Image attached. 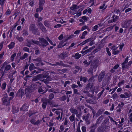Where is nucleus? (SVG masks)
I'll use <instances>...</instances> for the list:
<instances>
[{
	"label": "nucleus",
	"mask_w": 132,
	"mask_h": 132,
	"mask_svg": "<svg viewBox=\"0 0 132 132\" xmlns=\"http://www.w3.org/2000/svg\"><path fill=\"white\" fill-rule=\"evenodd\" d=\"M15 44V43L14 42H11L10 44L8 46L9 49H11L13 48Z\"/></svg>",
	"instance_id": "31"
},
{
	"label": "nucleus",
	"mask_w": 132,
	"mask_h": 132,
	"mask_svg": "<svg viewBox=\"0 0 132 132\" xmlns=\"http://www.w3.org/2000/svg\"><path fill=\"white\" fill-rule=\"evenodd\" d=\"M66 45V44L63 43V42H62L60 43L58 46V48H61L64 46H65Z\"/></svg>",
	"instance_id": "39"
},
{
	"label": "nucleus",
	"mask_w": 132,
	"mask_h": 132,
	"mask_svg": "<svg viewBox=\"0 0 132 132\" xmlns=\"http://www.w3.org/2000/svg\"><path fill=\"white\" fill-rule=\"evenodd\" d=\"M97 128L96 124H93L91 125L90 127V130L89 132H95V130Z\"/></svg>",
	"instance_id": "17"
},
{
	"label": "nucleus",
	"mask_w": 132,
	"mask_h": 132,
	"mask_svg": "<svg viewBox=\"0 0 132 132\" xmlns=\"http://www.w3.org/2000/svg\"><path fill=\"white\" fill-rule=\"evenodd\" d=\"M131 23V20L128 19L123 20L121 23L122 27L123 28H128L130 25Z\"/></svg>",
	"instance_id": "4"
},
{
	"label": "nucleus",
	"mask_w": 132,
	"mask_h": 132,
	"mask_svg": "<svg viewBox=\"0 0 132 132\" xmlns=\"http://www.w3.org/2000/svg\"><path fill=\"white\" fill-rule=\"evenodd\" d=\"M2 102L4 105L6 106L9 105L10 104L9 98L7 94L4 95V97L2 98Z\"/></svg>",
	"instance_id": "6"
},
{
	"label": "nucleus",
	"mask_w": 132,
	"mask_h": 132,
	"mask_svg": "<svg viewBox=\"0 0 132 132\" xmlns=\"http://www.w3.org/2000/svg\"><path fill=\"white\" fill-rule=\"evenodd\" d=\"M6 85V82H4L2 84L1 87L3 90H4L5 89Z\"/></svg>",
	"instance_id": "51"
},
{
	"label": "nucleus",
	"mask_w": 132,
	"mask_h": 132,
	"mask_svg": "<svg viewBox=\"0 0 132 132\" xmlns=\"http://www.w3.org/2000/svg\"><path fill=\"white\" fill-rule=\"evenodd\" d=\"M79 7L76 5L73 4L70 7V9L72 11H76V10L79 9Z\"/></svg>",
	"instance_id": "22"
},
{
	"label": "nucleus",
	"mask_w": 132,
	"mask_h": 132,
	"mask_svg": "<svg viewBox=\"0 0 132 132\" xmlns=\"http://www.w3.org/2000/svg\"><path fill=\"white\" fill-rule=\"evenodd\" d=\"M2 67L0 69V73L2 75L0 78V79L3 78V77L5 74L7 73V71L10 70L11 68L10 64H8L7 62L5 61L2 64Z\"/></svg>",
	"instance_id": "1"
},
{
	"label": "nucleus",
	"mask_w": 132,
	"mask_h": 132,
	"mask_svg": "<svg viewBox=\"0 0 132 132\" xmlns=\"http://www.w3.org/2000/svg\"><path fill=\"white\" fill-rule=\"evenodd\" d=\"M104 90H103L101 92H100V93H99L97 95L98 97L97 98V100H98V99L100 98L102 94L103 93L104 91Z\"/></svg>",
	"instance_id": "44"
},
{
	"label": "nucleus",
	"mask_w": 132,
	"mask_h": 132,
	"mask_svg": "<svg viewBox=\"0 0 132 132\" xmlns=\"http://www.w3.org/2000/svg\"><path fill=\"white\" fill-rule=\"evenodd\" d=\"M50 80L49 79V78L48 79L46 78V79L43 80L42 81L43 82L45 83L46 84L48 83V81Z\"/></svg>",
	"instance_id": "60"
},
{
	"label": "nucleus",
	"mask_w": 132,
	"mask_h": 132,
	"mask_svg": "<svg viewBox=\"0 0 132 132\" xmlns=\"http://www.w3.org/2000/svg\"><path fill=\"white\" fill-rule=\"evenodd\" d=\"M78 90L76 89H73V93L74 94H76L78 95L80 94L78 92Z\"/></svg>",
	"instance_id": "58"
},
{
	"label": "nucleus",
	"mask_w": 132,
	"mask_h": 132,
	"mask_svg": "<svg viewBox=\"0 0 132 132\" xmlns=\"http://www.w3.org/2000/svg\"><path fill=\"white\" fill-rule=\"evenodd\" d=\"M70 110L72 113L76 114L78 117H80L81 114V110H80L78 112L76 109L71 108L70 109Z\"/></svg>",
	"instance_id": "7"
},
{
	"label": "nucleus",
	"mask_w": 132,
	"mask_h": 132,
	"mask_svg": "<svg viewBox=\"0 0 132 132\" xmlns=\"http://www.w3.org/2000/svg\"><path fill=\"white\" fill-rule=\"evenodd\" d=\"M128 57L127 56L124 62L121 64L122 69L124 70L128 69L132 63V61H130L128 62Z\"/></svg>",
	"instance_id": "2"
},
{
	"label": "nucleus",
	"mask_w": 132,
	"mask_h": 132,
	"mask_svg": "<svg viewBox=\"0 0 132 132\" xmlns=\"http://www.w3.org/2000/svg\"><path fill=\"white\" fill-rule=\"evenodd\" d=\"M45 2V0H39L38 5L43 6Z\"/></svg>",
	"instance_id": "36"
},
{
	"label": "nucleus",
	"mask_w": 132,
	"mask_h": 132,
	"mask_svg": "<svg viewBox=\"0 0 132 132\" xmlns=\"http://www.w3.org/2000/svg\"><path fill=\"white\" fill-rule=\"evenodd\" d=\"M19 110V109L18 108L13 107L12 109V111L14 113L18 112Z\"/></svg>",
	"instance_id": "35"
},
{
	"label": "nucleus",
	"mask_w": 132,
	"mask_h": 132,
	"mask_svg": "<svg viewBox=\"0 0 132 132\" xmlns=\"http://www.w3.org/2000/svg\"><path fill=\"white\" fill-rule=\"evenodd\" d=\"M120 52V51L117 50L113 52L112 53L114 55H116L118 54Z\"/></svg>",
	"instance_id": "62"
},
{
	"label": "nucleus",
	"mask_w": 132,
	"mask_h": 132,
	"mask_svg": "<svg viewBox=\"0 0 132 132\" xmlns=\"http://www.w3.org/2000/svg\"><path fill=\"white\" fill-rule=\"evenodd\" d=\"M22 32V35L23 36H26L28 35V33L27 31L26 30H24Z\"/></svg>",
	"instance_id": "38"
},
{
	"label": "nucleus",
	"mask_w": 132,
	"mask_h": 132,
	"mask_svg": "<svg viewBox=\"0 0 132 132\" xmlns=\"http://www.w3.org/2000/svg\"><path fill=\"white\" fill-rule=\"evenodd\" d=\"M124 104L123 103L121 102L120 103H119L118 106H117V108H119L121 109H123V106L124 105Z\"/></svg>",
	"instance_id": "32"
},
{
	"label": "nucleus",
	"mask_w": 132,
	"mask_h": 132,
	"mask_svg": "<svg viewBox=\"0 0 132 132\" xmlns=\"http://www.w3.org/2000/svg\"><path fill=\"white\" fill-rule=\"evenodd\" d=\"M29 30L32 32L34 34H37L38 29L34 24H32L30 25L29 27Z\"/></svg>",
	"instance_id": "5"
},
{
	"label": "nucleus",
	"mask_w": 132,
	"mask_h": 132,
	"mask_svg": "<svg viewBox=\"0 0 132 132\" xmlns=\"http://www.w3.org/2000/svg\"><path fill=\"white\" fill-rule=\"evenodd\" d=\"M15 37L17 39L19 42H22L23 40V37L21 36L19 34L16 35Z\"/></svg>",
	"instance_id": "26"
},
{
	"label": "nucleus",
	"mask_w": 132,
	"mask_h": 132,
	"mask_svg": "<svg viewBox=\"0 0 132 132\" xmlns=\"http://www.w3.org/2000/svg\"><path fill=\"white\" fill-rule=\"evenodd\" d=\"M104 118V116L102 115L97 120L96 122V123L95 124H96V125H97L99 124H100L102 120Z\"/></svg>",
	"instance_id": "15"
},
{
	"label": "nucleus",
	"mask_w": 132,
	"mask_h": 132,
	"mask_svg": "<svg viewBox=\"0 0 132 132\" xmlns=\"http://www.w3.org/2000/svg\"><path fill=\"white\" fill-rule=\"evenodd\" d=\"M40 75H42V76L41 77V79H42V78H46L47 79H48L50 77L49 76L46 75H42V74H40Z\"/></svg>",
	"instance_id": "46"
},
{
	"label": "nucleus",
	"mask_w": 132,
	"mask_h": 132,
	"mask_svg": "<svg viewBox=\"0 0 132 132\" xmlns=\"http://www.w3.org/2000/svg\"><path fill=\"white\" fill-rule=\"evenodd\" d=\"M80 81H83L84 82H85L87 81V79L85 77L81 76L80 78Z\"/></svg>",
	"instance_id": "37"
},
{
	"label": "nucleus",
	"mask_w": 132,
	"mask_h": 132,
	"mask_svg": "<svg viewBox=\"0 0 132 132\" xmlns=\"http://www.w3.org/2000/svg\"><path fill=\"white\" fill-rule=\"evenodd\" d=\"M89 117V114H87L85 116L83 115L82 116V119L85 121H87Z\"/></svg>",
	"instance_id": "30"
},
{
	"label": "nucleus",
	"mask_w": 132,
	"mask_h": 132,
	"mask_svg": "<svg viewBox=\"0 0 132 132\" xmlns=\"http://www.w3.org/2000/svg\"><path fill=\"white\" fill-rule=\"evenodd\" d=\"M44 90V88H42L41 86L39 87L38 88V92H43Z\"/></svg>",
	"instance_id": "52"
},
{
	"label": "nucleus",
	"mask_w": 132,
	"mask_h": 132,
	"mask_svg": "<svg viewBox=\"0 0 132 132\" xmlns=\"http://www.w3.org/2000/svg\"><path fill=\"white\" fill-rule=\"evenodd\" d=\"M54 97V94L53 93H51L49 96V99L51 100H52Z\"/></svg>",
	"instance_id": "47"
},
{
	"label": "nucleus",
	"mask_w": 132,
	"mask_h": 132,
	"mask_svg": "<svg viewBox=\"0 0 132 132\" xmlns=\"http://www.w3.org/2000/svg\"><path fill=\"white\" fill-rule=\"evenodd\" d=\"M81 14V12H80L79 13H78L76 15H75L74 17L75 18H78V17L79 16H80Z\"/></svg>",
	"instance_id": "59"
},
{
	"label": "nucleus",
	"mask_w": 132,
	"mask_h": 132,
	"mask_svg": "<svg viewBox=\"0 0 132 132\" xmlns=\"http://www.w3.org/2000/svg\"><path fill=\"white\" fill-rule=\"evenodd\" d=\"M125 82L124 80H121L118 84V85L119 87H120L122 85H123Z\"/></svg>",
	"instance_id": "48"
},
{
	"label": "nucleus",
	"mask_w": 132,
	"mask_h": 132,
	"mask_svg": "<svg viewBox=\"0 0 132 132\" xmlns=\"http://www.w3.org/2000/svg\"><path fill=\"white\" fill-rule=\"evenodd\" d=\"M38 86L36 84H32L30 87V88L32 92L34 91L36 89L38 88Z\"/></svg>",
	"instance_id": "18"
},
{
	"label": "nucleus",
	"mask_w": 132,
	"mask_h": 132,
	"mask_svg": "<svg viewBox=\"0 0 132 132\" xmlns=\"http://www.w3.org/2000/svg\"><path fill=\"white\" fill-rule=\"evenodd\" d=\"M88 26H84L82 27L80 30L81 31H82L86 29H88Z\"/></svg>",
	"instance_id": "53"
},
{
	"label": "nucleus",
	"mask_w": 132,
	"mask_h": 132,
	"mask_svg": "<svg viewBox=\"0 0 132 132\" xmlns=\"http://www.w3.org/2000/svg\"><path fill=\"white\" fill-rule=\"evenodd\" d=\"M125 95L126 96V98L130 97L131 96V93L129 92V93H128L127 92H125L124 93Z\"/></svg>",
	"instance_id": "41"
},
{
	"label": "nucleus",
	"mask_w": 132,
	"mask_h": 132,
	"mask_svg": "<svg viewBox=\"0 0 132 132\" xmlns=\"http://www.w3.org/2000/svg\"><path fill=\"white\" fill-rule=\"evenodd\" d=\"M50 64L52 66H56L57 65L60 66V64L59 62H56L55 63V64H54L50 63Z\"/></svg>",
	"instance_id": "56"
},
{
	"label": "nucleus",
	"mask_w": 132,
	"mask_h": 132,
	"mask_svg": "<svg viewBox=\"0 0 132 132\" xmlns=\"http://www.w3.org/2000/svg\"><path fill=\"white\" fill-rule=\"evenodd\" d=\"M25 93L27 96H28L32 92L30 88L27 87L25 89Z\"/></svg>",
	"instance_id": "13"
},
{
	"label": "nucleus",
	"mask_w": 132,
	"mask_h": 132,
	"mask_svg": "<svg viewBox=\"0 0 132 132\" xmlns=\"http://www.w3.org/2000/svg\"><path fill=\"white\" fill-rule=\"evenodd\" d=\"M68 56V54L67 53L63 52L60 54L59 55V57L60 58L62 59H63L67 57Z\"/></svg>",
	"instance_id": "16"
},
{
	"label": "nucleus",
	"mask_w": 132,
	"mask_h": 132,
	"mask_svg": "<svg viewBox=\"0 0 132 132\" xmlns=\"http://www.w3.org/2000/svg\"><path fill=\"white\" fill-rule=\"evenodd\" d=\"M95 48V46H93L89 49L85 50V51H82L81 52V53L82 54H87V53L91 52Z\"/></svg>",
	"instance_id": "12"
},
{
	"label": "nucleus",
	"mask_w": 132,
	"mask_h": 132,
	"mask_svg": "<svg viewBox=\"0 0 132 132\" xmlns=\"http://www.w3.org/2000/svg\"><path fill=\"white\" fill-rule=\"evenodd\" d=\"M103 127L104 126L102 125L101 126L98 127L97 129V132H103L105 130Z\"/></svg>",
	"instance_id": "23"
},
{
	"label": "nucleus",
	"mask_w": 132,
	"mask_h": 132,
	"mask_svg": "<svg viewBox=\"0 0 132 132\" xmlns=\"http://www.w3.org/2000/svg\"><path fill=\"white\" fill-rule=\"evenodd\" d=\"M47 105V102H44L42 105V106L43 108L45 109Z\"/></svg>",
	"instance_id": "50"
},
{
	"label": "nucleus",
	"mask_w": 132,
	"mask_h": 132,
	"mask_svg": "<svg viewBox=\"0 0 132 132\" xmlns=\"http://www.w3.org/2000/svg\"><path fill=\"white\" fill-rule=\"evenodd\" d=\"M16 53H14L13 55H12L11 56V60L12 61H13L14 60V58L16 56Z\"/></svg>",
	"instance_id": "54"
},
{
	"label": "nucleus",
	"mask_w": 132,
	"mask_h": 132,
	"mask_svg": "<svg viewBox=\"0 0 132 132\" xmlns=\"http://www.w3.org/2000/svg\"><path fill=\"white\" fill-rule=\"evenodd\" d=\"M118 18L119 16H116L115 17V15H113L112 16L113 20L114 22L116 21L118 19Z\"/></svg>",
	"instance_id": "45"
},
{
	"label": "nucleus",
	"mask_w": 132,
	"mask_h": 132,
	"mask_svg": "<svg viewBox=\"0 0 132 132\" xmlns=\"http://www.w3.org/2000/svg\"><path fill=\"white\" fill-rule=\"evenodd\" d=\"M109 119H106L102 123V125L103 126H104L105 129H106L108 127L107 125H109Z\"/></svg>",
	"instance_id": "11"
},
{
	"label": "nucleus",
	"mask_w": 132,
	"mask_h": 132,
	"mask_svg": "<svg viewBox=\"0 0 132 132\" xmlns=\"http://www.w3.org/2000/svg\"><path fill=\"white\" fill-rule=\"evenodd\" d=\"M86 101L87 103L92 104H95L96 103L95 100L94 98H92L90 100H86Z\"/></svg>",
	"instance_id": "25"
},
{
	"label": "nucleus",
	"mask_w": 132,
	"mask_h": 132,
	"mask_svg": "<svg viewBox=\"0 0 132 132\" xmlns=\"http://www.w3.org/2000/svg\"><path fill=\"white\" fill-rule=\"evenodd\" d=\"M70 82L69 81H65V82L64 84V87H66L67 85H69L70 84Z\"/></svg>",
	"instance_id": "63"
},
{
	"label": "nucleus",
	"mask_w": 132,
	"mask_h": 132,
	"mask_svg": "<svg viewBox=\"0 0 132 132\" xmlns=\"http://www.w3.org/2000/svg\"><path fill=\"white\" fill-rule=\"evenodd\" d=\"M28 105L27 104L24 105L20 108V110L23 111H27L28 110Z\"/></svg>",
	"instance_id": "21"
},
{
	"label": "nucleus",
	"mask_w": 132,
	"mask_h": 132,
	"mask_svg": "<svg viewBox=\"0 0 132 132\" xmlns=\"http://www.w3.org/2000/svg\"><path fill=\"white\" fill-rule=\"evenodd\" d=\"M37 26L44 33H46L47 32V31L46 28L41 22H39L38 23Z\"/></svg>",
	"instance_id": "8"
},
{
	"label": "nucleus",
	"mask_w": 132,
	"mask_h": 132,
	"mask_svg": "<svg viewBox=\"0 0 132 132\" xmlns=\"http://www.w3.org/2000/svg\"><path fill=\"white\" fill-rule=\"evenodd\" d=\"M94 90H92L90 91V92L92 93L90 94V93H88V94H87V95L89 97H92V96L93 95V94H94Z\"/></svg>",
	"instance_id": "42"
},
{
	"label": "nucleus",
	"mask_w": 132,
	"mask_h": 132,
	"mask_svg": "<svg viewBox=\"0 0 132 132\" xmlns=\"http://www.w3.org/2000/svg\"><path fill=\"white\" fill-rule=\"evenodd\" d=\"M87 32L86 31H85L83 32L82 34V35L80 37L81 39H83L85 38V36L87 34Z\"/></svg>",
	"instance_id": "29"
},
{
	"label": "nucleus",
	"mask_w": 132,
	"mask_h": 132,
	"mask_svg": "<svg viewBox=\"0 0 132 132\" xmlns=\"http://www.w3.org/2000/svg\"><path fill=\"white\" fill-rule=\"evenodd\" d=\"M104 111V110L102 109H99L97 112L96 114V117H97L99 116Z\"/></svg>",
	"instance_id": "28"
},
{
	"label": "nucleus",
	"mask_w": 132,
	"mask_h": 132,
	"mask_svg": "<svg viewBox=\"0 0 132 132\" xmlns=\"http://www.w3.org/2000/svg\"><path fill=\"white\" fill-rule=\"evenodd\" d=\"M118 48V47H116L115 46H113L112 47L111 49L112 50L113 52L117 50Z\"/></svg>",
	"instance_id": "49"
},
{
	"label": "nucleus",
	"mask_w": 132,
	"mask_h": 132,
	"mask_svg": "<svg viewBox=\"0 0 132 132\" xmlns=\"http://www.w3.org/2000/svg\"><path fill=\"white\" fill-rule=\"evenodd\" d=\"M69 119L71 122H75V115L74 114H72L69 117Z\"/></svg>",
	"instance_id": "33"
},
{
	"label": "nucleus",
	"mask_w": 132,
	"mask_h": 132,
	"mask_svg": "<svg viewBox=\"0 0 132 132\" xmlns=\"http://www.w3.org/2000/svg\"><path fill=\"white\" fill-rule=\"evenodd\" d=\"M98 28V26L97 25H96L94 26L93 27L92 29V30L93 31H96Z\"/></svg>",
	"instance_id": "55"
},
{
	"label": "nucleus",
	"mask_w": 132,
	"mask_h": 132,
	"mask_svg": "<svg viewBox=\"0 0 132 132\" xmlns=\"http://www.w3.org/2000/svg\"><path fill=\"white\" fill-rule=\"evenodd\" d=\"M99 65L98 63L95 60L94 61L91 65L90 67L88 70V72L89 74H92L93 73V69H96Z\"/></svg>",
	"instance_id": "3"
},
{
	"label": "nucleus",
	"mask_w": 132,
	"mask_h": 132,
	"mask_svg": "<svg viewBox=\"0 0 132 132\" xmlns=\"http://www.w3.org/2000/svg\"><path fill=\"white\" fill-rule=\"evenodd\" d=\"M105 73L104 71H102L100 74L99 75L98 77V80L99 81H102L103 78H104L105 75Z\"/></svg>",
	"instance_id": "14"
},
{
	"label": "nucleus",
	"mask_w": 132,
	"mask_h": 132,
	"mask_svg": "<svg viewBox=\"0 0 132 132\" xmlns=\"http://www.w3.org/2000/svg\"><path fill=\"white\" fill-rule=\"evenodd\" d=\"M36 69H37V70H35L32 72H31V74H30V75H32L33 74H35V75L39 73L41 71V70L39 68H37Z\"/></svg>",
	"instance_id": "20"
},
{
	"label": "nucleus",
	"mask_w": 132,
	"mask_h": 132,
	"mask_svg": "<svg viewBox=\"0 0 132 132\" xmlns=\"http://www.w3.org/2000/svg\"><path fill=\"white\" fill-rule=\"evenodd\" d=\"M81 56V54H79L78 53H76L75 54V57L77 59H79Z\"/></svg>",
	"instance_id": "43"
},
{
	"label": "nucleus",
	"mask_w": 132,
	"mask_h": 132,
	"mask_svg": "<svg viewBox=\"0 0 132 132\" xmlns=\"http://www.w3.org/2000/svg\"><path fill=\"white\" fill-rule=\"evenodd\" d=\"M106 52L107 53L108 55L109 56H110L111 55V53L109 51V49L108 48L106 47Z\"/></svg>",
	"instance_id": "61"
},
{
	"label": "nucleus",
	"mask_w": 132,
	"mask_h": 132,
	"mask_svg": "<svg viewBox=\"0 0 132 132\" xmlns=\"http://www.w3.org/2000/svg\"><path fill=\"white\" fill-rule=\"evenodd\" d=\"M37 68L34 66V64L33 63H31L29 67V69L30 71H31L32 70L36 69Z\"/></svg>",
	"instance_id": "27"
},
{
	"label": "nucleus",
	"mask_w": 132,
	"mask_h": 132,
	"mask_svg": "<svg viewBox=\"0 0 132 132\" xmlns=\"http://www.w3.org/2000/svg\"><path fill=\"white\" fill-rule=\"evenodd\" d=\"M39 40L40 44H39L41 46H42L43 47H45L48 45V42H47L46 40L44 39L39 38Z\"/></svg>",
	"instance_id": "9"
},
{
	"label": "nucleus",
	"mask_w": 132,
	"mask_h": 132,
	"mask_svg": "<svg viewBox=\"0 0 132 132\" xmlns=\"http://www.w3.org/2000/svg\"><path fill=\"white\" fill-rule=\"evenodd\" d=\"M43 6H39V7L37 8L36 10V12H41L43 10Z\"/></svg>",
	"instance_id": "34"
},
{
	"label": "nucleus",
	"mask_w": 132,
	"mask_h": 132,
	"mask_svg": "<svg viewBox=\"0 0 132 132\" xmlns=\"http://www.w3.org/2000/svg\"><path fill=\"white\" fill-rule=\"evenodd\" d=\"M28 54L27 53H25L20 58V59L21 60H23L24 59L26 58L28 56Z\"/></svg>",
	"instance_id": "40"
},
{
	"label": "nucleus",
	"mask_w": 132,
	"mask_h": 132,
	"mask_svg": "<svg viewBox=\"0 0 132 132\" xmlns=\"http://www.w3.org/2000/svg\"><path fill=\"white\" fill-rule=\"evenodd\" d=\"M44 24L45 26L47 27L50 28L51 26L50 22L47 20L45 21L44 22Z\"/></svg>",
	"instance_id": "24"
},
{
	"label": "nucleus",
	"mask_w": 132,
	"mask_h": 132,
	"mask_svg": "<svg viewBox=\"0 0 132 132\" xmlns=\"http://www.w3.org/2000/svg\"><path fill=\"white\" fill-rule=\"evenodd\" d=\"M24 95V90L22 89H19L17 92L16 95V96L20 97L21 98Z\"/></svg>",
	"instance_id": "10"
},
{
	"label": "nucleus",
	"mask_w": 132,
	"mask_h": 132,
	"mask_svg": "<svg viewBox=\"0 0 132 132\" xmlns=\"http://www.w3.org/2000/svg\"><path fill=\"white\" fill-rule=\"evenodd\" d=\"M86 127L85 126L82 127L81 129L82 132H86Z\"/></svg>",
	"instance_id": "64"
},
{
	"label": "nucleus",
	"mask_w": 132,
	"mask_h": 132,
	"mask_svg": "<svg viewBox=\"0 0 132 132\" xmlns=\"http://www.w3.org/2000/svg\"><path fill=\"white\" fill-rule=\"evenodd\" d=\"M83 63L86 65L87 66L89 65L90 64V62L89 61V62H87V60H85L84 62Z\"/></svg>",
	"instance_id": "57"
},
{
	"label": "nucleus",
	"mask_w": 132,
	"mask_h": 132,
	"mask_svg": "<svg viewBox=\"0 0 132 132\" xmlns=\"http://www.w3.org/2000/svg\"><path fill=\"white\" fill-rule=\"evenodd\" d=\"M42 75L40 74H39L36 76L34 77L33 79H32V81H36L41 79Z\"/></svg>",
	"instance_id": "19"
}]
</instances>
